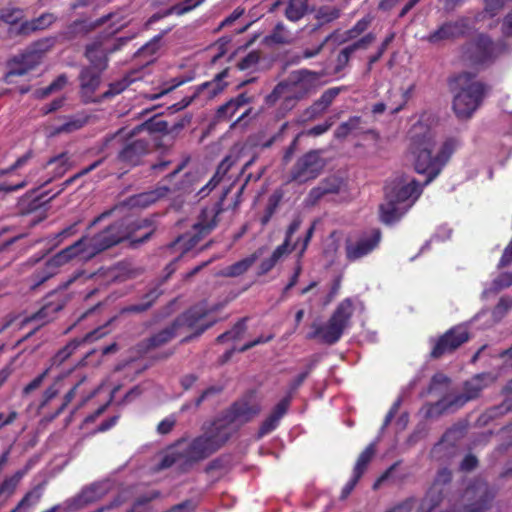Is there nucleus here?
<instances>
[{
  "label": "nucleus",
  "mask_w": 512,
  "mask_h": 512,
  "mask_svg": "<svg viewBox=\"0 0 512 512\" xmlns=\"http://www.w3.org/2000/svg\"><path fill=\"white\" fill-rule=\"evenodd\" d=\"M335 191H336L335 188L327 187L325 185H321V186H319L317 188H314L311 191L310 196L314 197V198H319L323 194L332 193V192H335Z\"/></svg>",
  "instance_id": "obj_57"
},
{
  "label": "nucleus",
  "mask_w": 512,
  "mask_h": 512,
  "mask_svg": "<svg viewBox=\"0 0 512 512\" xmlns=\"http://www.w3.org/2000/svg\"><path fill=\"white\" fill-rule=\"evenodd\" d=\"M476 464H477L476 458L474 456L468 455L462 461L461 468L463 470H471L476 466Z\"/></svg>",
  "instance_id": "obj_63"
},
{
  "label": "nucleus",
  "mask_w": 512,
  "mask_h": 512,
  "mask_svg": "<svg viewBox=\"0 0 512 512\" xmlns=\"http://www.w3.org/2000/svg\"><path fill=\"white\" fill-rule=\"evenodd\" d=\"M470 27L468 19L462 18L454 22L442 25L437 31L429 36V41L437 43L442 40L452 39L463 35Z\"/></svg>",
  "instance_id": "obj_15"
},
{
  "label": "nucleus",
  "mask_w": 512,
  "mask_h": 512,
  "mask_svg": "<svg viewBox=\"0 0 512 512\" xmlns=\"http://www.w3.org/2000/svg\"><path fill=\"white\" fill-rule=\"evenodd\" d=\"M468 332L465 326H457L448 331L441 337L433 348L432 356L439 357L443 354L452 352L459 347L462 343L467 341Z\"/></svg>",
  "instance_id": "obj_14"
},
{
  "label": "nucleus",
  "mask_w": 512,
  "mask_h": 512,
  "mask_svg": "<svg viewBox=\"0 0 512 512\" xmlns=\"http://www.w3.org/2000/svg\"><path fill=\"white\" fill-rule=\"evenodd\" d=\"M160 37L154 38L142 48L143 54H154L159 49Z\"/></svg>",
  "instance_id": "obj_55"
},
{
  "label": "nucleus",
  "mask_w": 512,
  "mask_h": 512,
  "mask_svg": "<svg viewBox=\"0 0 512 512\" xmlns=\"http://www.w3.org/2000/svg\"><path fill=\"white\" fill-rule=\"evenodd\" d=\"M22 18V11L15 8H8L2 10L0 13V19L6 23L14 24Z\"/></svg>",
  "instance_id": "obj_44"
},
{
  "label": "nucleus",
  "mask_w": 512,
  "mask_h": 512,
  "mask_svg": "<svg viewBox=\"0 0 512 512\" xmlns=\"http://www.w3.org/2000/svg\"><path fill=\"white\" fill-rule=\"evenodd\" d=\"M279 261L274 257H270L261 263L260 269L262 273L270 271Z\"/></svg>",
  "instance_id": "obj_62"
},
{
  "label": "nucleus",
  "mask_w": 512,
  "mask_h": 512,
  "mask_svg": "<svg viewBox=\"0 0 512 512\" xmlns=\"http://www.w3.org/2000/svg\"><path fill=\"white\" fill-rule=\"evenodd\" d=\"M235 160L232 159V156H227L218 166L216 173L213 178L208 183L210 186L209 191L212 190L224 177V175L229 171L231 166L234 164Z\"/></svg>",
  "instance_id": "obj_33"
},
{
  "label": "nucleus",
  "mask_w": 512,
  "mask_h": 512,
  "mask_svg": "<svg viewBox=\"0 0 512 512\" xmlns=\"http://www.w3.org/2000/svg\"><path fill=\"white\" fill-rule=\"evenodd\" d=\"M81 127V123L78 121L67 122L64 125L56 129V133L71 132Z\"/></svg>",
  "instance_id": "obj_60"
},
{
  "label": "nucleus",
  "mask_w": 512,
  "mask_h": 512,
  "mask_svg": "<svg viewBox=\"0 0 512 512\" xmlns=\"http://www.w3.org/2000/svg\"><path fill=\"white\" fill-rule=\"evenodd\" d=\"M245 103V98L243 96L238 97L235 100H231L226 105L222 106L219 109V113L223 114L226 117H232L237 109Z\"/></svg>",
  "instance_id": "obj_41"
},
{
  "label": "nucleus",
  "mask_w": 512,
  "mask_h": 512,
  "mask_svg": "<svg viewBox=\"0 0 512 512\" xmlns=\"http://www.w3.org/2000/svg\"><path fill=\"white\" fill-rule=\"evenodd\" d=\"M256 255H250L222 270V275L228 277H236L245 273L256 261Z\"/></svg>",
  "instance_id": "obj_29"
},
{
  "label": "nucleus",
  "mask_w": 512,
  "mask_h": 512,
  "mask_svg": "<svg viewBox=\"0 0 512 512\" xmlns=\"http://www.w3.org/2000/svg\"><path fill=\"white\" fill-rule=\"evenodd\" d=\"M437 134L428 116L423 115L408 132L407 159L417 173L426 174L425 185L435 179L459 147L455 138L446 139L436 149Z\"/></svg>",
  "instance_id": "obj_2"
},
{
  "label": "nucleus",
  "mask_w": 512,
  "mask_h": 512,
  "mask_svg": "<svg viewBox=\"0 0 512 512\" xmlns=\"http://www.w3.org/2000/svg\"><path fill=\"white\" fill-rule=\"evenodd\" d=\"M435 505L428 498L424 499L420 504L416 500L410 499L389 512H429Z\"/></svg>",
  "instance_id": "obj_26"
},
{
  "label": "nucleus",
  "mask_w": 512,
  "mask_h": 512,
  "mask_svg": "<svg viewBox=\"0 0 512 512\" xmlns=\"http://www.w3.org/2000/svg\"><path fill=\"white\" fill-rule=\"evenodd\" d=\"M79 344L80 341L74 340L61 349L51 360V364L48 367L51 368V372L54 368L61 366L74 353Z\"/></svg>",
  "instance_id": "obj_30"
},
{
  "label": "nucleus",
  "mask_w": 512,
  "mask_h": 512,
  "mask_svg": "<svg viewBox=\"0 0 512 512\" xmlns=\"http://www.w3.org/2000/svg\"><path fill=\"white\" fill-rule=\"evenodd\" d=\"M128 21L122 13H112L101 18L94 26L106 25L109 30L103 41H96L87 46L86 57L91 66L82 71L80 75L81 87L85 92H93L100 84V74L107 67V54L119 49L127 39L119 38L115 41L108 39L124 26Z\"/></svg>",
  "instance_id": "obj_4"
},
{
  "label": "nucleus",
  "mask_w": 512,
  "mask_h": 512,
  "mask_svg": "<svg viewBox=\"0 0 512 512\" xmlns=\"http://www.w3.org/2000/svg\"><path fill=\"white\" fill-rule=\"evenodd\" d=\"M324 167V161L316 151H311L300 158L293 170L291 179L304 183L316 178Z\"/></svg>",
  "instance_id": "obj_10"
},
{
  "label": "nucleus",
  "mask_w": 512,
  "mask_h": 512,
  "mask_svg": "<svg viewBox=\"0 0 512 512\" xmlns=\"http://www.w3.org/2000/svg\"><path fill=\"white\" fill-rule=\"evenodd\" d=\"M17 417V413L15 411H11L8 414H0V429L6 425L11 424Z\"/></svg>",
  "instance_id": "obj_59"
},
{
  "label": "nucleus",
  "mask_w": 512,
  "mask_h": 512,
  "mask_svg": "<svg viewBox=\"0 0 512 512\" xmlns=\"http://www.w3.org/2000/svg\"><path fill=\"white\" fill-rule=\"evenodd\" d=\"M360 124L359 117L350 118L347 122L342 123L335 131L337 138L346 137L351 131L358 128Z\"/></svg>",
  "instance_id": "obj_37"
},
{
  "label": "nucleus",
  "mask_w": 512,
  "mask_h": 512,
  "mask_svg": "<svg viewBox=\"0 0 512 512\" xmlns=\"http://www.w3.org/2000/svg\"><path fill=\"white\" fill-rule=\"evenodd\" d=\"M66 83H67L66 77L64 75H61L54 82H52L48 87H46L44 89L37 90L35 92L36 96L39 98H43L52 92L62 89Z\"/></svg>",
  "instance_id": "obj_38"
},
{
  "label": "nucleus",
  "mask_w": 512,
  "mask_h": 512,
  "mask_svg": "<svg viewBox=\"0 0 512 512\" xmlns=\"http://www.w3.org/2000/svg\"><path fill=\"white\" fill-rule=\"evenodd\" d=\"M211 311L212 307L203 303L189 310L181 321L188 327L195 329L197 334H200L216 322V318L211 315Z\"/></svg>",
  "instance_id": "obj_13"
},
{
  "label": "nucleus",
  "mask_w": 512,
  "mask_h": 512,
  "mask_svg": "<svg viewBox=\"0 0 512 512\" xmlns=\"http://www.w3.org/2000/svg\"><path fill=\"white\" fill-rule=\"evenodd\" d=\"M286 17L291 21L302 18L307 10V0H280Z\"/></svg>",
  "instance_id": "obj_23"
},
{
  "label": "nucleus",
  "mask_w": 512,
  "mask_h": 512,
  "mask_svg": "<svg viewBox=\"0 0 512 512\" xmlns=\"http://www.w3.org/2000/svg\"><path fill=\"white\" fill-rule=\"evenodd\" d=\"M154 497H156V494L152 493V494H150L149 497L145 498L144 500L143 499L137 500L136 503L134 504L131 512H149L146 502Z\"/></svg>",
  "instance_id": "obj_53"
},
{
  "label": "nucleus",
  "mask_w": 512,
  "mask_h": 512,
  "mask_svg": "<svg viewBox=\"0 0 512 512\" xmlns=\"http://www.w3.org/2000/svg\"><path fill=\"white\" fill-rule=\"evenodd\" d=\"M448 381V378L444 374L438 373L433 377L430 389L435 390L440 385H447Z\"/></svg>",
  "instance_id": "obj_56"
},
{
  "label": "nucleus",
  "mask_w": 512,
  "mask_h": 512,
  "mask_svg": "<svg viewBox=\"0 0 512 512\" xmlns=\"http://www.w3.org/2000/svg\"><path fill=\"white\" fill-rule=\"evenodd\" d=\"M147 150V140L143 137L137 138L126 145V147L121 151L119 158L121 161L129 165H136L141 156H143Z\"/></svg>",
  "instance_id": "obj_17"
},
{
  "label": "nucleus",
  "mask_w": 512,
  "mask_h": 512,
  "mask_svg": "<svg viewBox=\"0 0 512 512\" xmlns=\"http://www.w3.org/2000/svg\"><path fill=\"white\" fill-rule=\"evenodd\" d=\"M126 227L124 224H114L102 231L93 238H83L73 245L63 249L46 263L47 275L44 279L56 273L58 267L66 264L74 258L80 260H89L99 252L119 243L125 238H132L135 230L141 228L142 224H135L130 219L126 220Z\"/></svg>",
  "instance_id": "obj_3"
},
{
  "label": "nucleus",
  "mask_w": 512,
  "mask_h": 512,
  "mask_svg": "<svg viewBox=\"0 0 512 512\" xmlns=\"http://www.w3.org/2000/svg\"><path fill=\"white\" fill-rule=\"evenodd\" d=\"M512 284V274L504 273L501 274L497 279L494 280V286L496 290L506 288Z\"/></svg>",
  "instance_id": "obj_52"
},
{
  "label": "nucleus",
  "mask_w": 512,
  "mask_h": 512,
  "mask_svg": "<svg viewBox=\"0 0 512 512\" xmlns=\"http://www.w3.org/2000/svg\"><path fill=\"white\" fill-rule=\"evenodd\" d=\"M422 187L412 177L395 178L385 188V201L380 206L381 220L391 224L399 220L415 203Z\"/></svg>",
  "instance_id": "obj_5"
},
{
  "label": "nucleus",
  "mask_w": 512,
  "mask_h": 512,
  "mask_svg": "<svg viewBox=\"0 0 512 512\" xmlns=\"http://www.w3.org/2000/svg\"><path fill=\"white\" fill-rule=\"evenodd\" d=\"M374 453H375V446H374V444H370L360 454V456L356 462L355 468H354L353 478L347 483V485L343 489L344 496H347L353 490L355 484L357 483L359 478L362 476L367 464L372 459Z\"/></svg>",
  "instance_id": "obj_19"
},
{
  "label": "nucleus",
  "mask_w": 512,
  "mask_h": 512,
  "mask_svg": "<svg viewBox=\"0 0 512 512\" xmlns=\"http://www.w3.org/2000/svg\"><path fill=\"white\" fill-rule=\"evenodd\" d=\"M454 93L453 109L457 117L469 118L479 107L484 86L470 73H461L450 81Z\"/></svg>",
  "instance_id": "obj_6"
},
{
  "label": "nucleus",
  "mask_w": 512,
  "mask_h": 512,
  "mask_svg": "<svg viewBox=\"0 0 512 512\" xmlns=\"http://www.w3.org/2000/svg\"><path fill=\"white\" fill-rule=\"evenodd\" d=\"M298 246V241L294 243L293 246H291V242L288 240H284V242L279 245L272 253V257H274L276 260L280 261L284 257H286L289 253L292 252L293 249H295Z\"/></svg>",
  "instance_id": "obj_42"
},
{
  "label": "nucleus",
  "mask_w": 512,
  "mask_h": 512,
  "mask_svg": "<svg viewBox=\"0 0 512 512\" xmlns=\"http://www.w3.org/2000/svg\"><path fill=\"white\" fill-rule=\"evenodd\" d=\"M503 33L512 35V11L506 16L503 23Z\"/></svg>",
  "instance_id": "obj_64"
},
{
  "label": "nucleus",
  "mask_w": 512,
  "mask_h": 512,
  "mask_svg": "<svg viewBox=\"0 0 512 512\" xmlns=\"http://www.w3.org/2000/svg\"><path fill=\"white\" fill-rule=\"evenodd\" d=\"M42 497V488L35 487L29 491L18 505L12 510V512H30L35 507Z\"/></svg>",
  "instance_id": "obj_27"
},
{
  "label": "nucleus",
  "mask_w": 512,
  "mask_h": 512,
  "mask_svg": "<svg viewBox=\"0 0 512 512\" xmlns=\"http://www.w3.org/2000/svg\"><path fill=\"white\" fill-rule=\"evenodd\" d=\"M51 372V368H47L42 374L38 375L34 378L29 384H27L23 389L24 395H29L33 391L37 390L43 383L45 377Z\"/></svg>",
  "instance_id": "obj_45"
},
{
  "label": "nucleus",
  "mask_w": 512,
  "mask_h": 512,
  "mask_svg": "<svg viewBox=\"0 0 512 512\" xmlns=\"http://www.w3.org/2000/svg\"><path fill=\"white\" fill-rule=\"evenodd\" d=\"M246 331L245 321H239L230 331L221 334L218 336L217 340L219 342H225L228 340H237L244 334Z\"/></svg>",
  "instance_id": "obj_36"
},
{
  "label": "nucleus",
  "mask_w": 512,
  "mask_h": 512,
  "mask_svg": "<svg viewBox=\"0 0 512 512\" xmlns=\"http://www.w3.org/2000/svg\"><path fill=\"white\" fill-rule=\"evenodd\" d=\"M270 38L275 43H288L292 39L282 24H278L275 27Z\"/></svg>",
  "instance_id": "obj_46"
},
{
  "label": "nucleus",
  "mask_w": 512,
  "mask_h": 512,
  "mask_svg": "<svg viewBox=\"0 0 512 512\" xmlns=\"http://www.w3.org/2000/svg\"><path fill=\"white\" fill-rule=\"evenodd\" d=\"M347 237L341 232H333L324 243V254L333 261L337 256L342 244L346 243Z\"/></svg>",
  "instance_id": "obj_25"
},
{
  "label": "nucleus",
  "mask_w": 512,
  "mask_h": 512,
  "mask_svg": "<svg viewBox=\"0 0 512 512\" xmlns=\"http://www.w3.org/2000/svg\"><path fill=\"white\" fill-rule=\"evenodd\" d=\"M494 381V377L490 374H480L468 381L465 386V393L456 397L453 401L448 402L447 399L440 401L437 405L441 409L455 406L456 408L462 406L465 402L475 398L478 393L490 383Z\"/></svg>",
  "instance_id": "obj_12"
},
{
  "label": "nucleus",
  "mask_w": 512,
  "mask_h": 512,
  "mask_svg": "<svg viewBox=\"0 0 512 512\" xmlns=\"http://www.w3.org/2000/svg\"><path fill=\"white\" fill-rule=\"evenodd\" d=\"M355 308L352 299H344L338 304L329 320L325 324L317 326L310 337H318L327 344L336 343L345 330L351 326V317Z\"/></svg>",
  "instance_id": "obj_8"
},
{
  "label": "nucleus",
  "mask_w": 512,
  "mask_h": 512,
  "mask_svg": "<svg viewBox=\"0 0 512 512\" xmlns=\"http://www.w3.org/2000/svg\"><path fill=\"white\" fill-rule=\"evenodd\" d=\"M169 191H170V189L167 186L162 185L153 191L141 193V194H138V195L132 197L130 199L129 204L132 207L144 208V207H147L150 204L158 201L159 199H162L165 196H167Z\"/></svg>",
  "instance_id": "obj_20"
},
{
  "label": "nucleus",
  "mask_w": 512,
  "mask_h": 512,
  "mask_svg": "<svg viewBox=\"0 0 512 512\" xmlns=\"http://www.w3.org/2000/svg\"><path fill=\"white\" fill-rule=\"evenodd\" d=\"M512 308V297H503L492 312L493 323L500 321L505 314Z\"/></svg>",
  "instance_id": "obj_35"
},
{
  "label": "nucleus",
  "mask_w": 512,
  "mask_h": 512,
  "mask_svg": "<svg viewBox=\"0 0 512 512\" xmlns=\"http://www.w3.org/2000/svg\"><path fill=\"white\" fill-rule=\"evenodd\" d=\"M477 55L474 61L484 63L487 59L496 54L497 46L487 37H481L476 45Z\"/></svg>",
  "instance_id": "obj_28"
},
{
  "label": "nucleus",
  "mask_w": 512,
  "mask_h": 512,
  "mask_svg": "<svg viewBox=\"0 0 512 512\" xmlns=\"http://www.w3.org/2000/svg\"><path fill=\"white\" fill-rule=\"evenodd\" d=\"M339 10L334 6H324L317 11V19L322 23H328L338 18Z\"/></svg>",
  "instance_id": "obj_39"
},
{
  "label": "nucleus",
  "mask_w": 512,
  "mask_h": 512,
  "mask_svg": "<svg viewBox=\"0 0 512 512\" xmlns=\"http://www.w3.org/2000/svg\"><path fill=\"white\" fill-rule=\"evenodd\" d=\"M289 406V398L282 399L274 408L272 413L269 415V417L263 422L260 433L262 435L268 434L272 430H274L280 419L283 417V415L286 413L287 408Z\"/></svg>",
  "instance_id": "obj_21"
},
{
  "label": "nucleus",
  "mask_w": 512,
  "mask_h": 512,
  "mask_svg": "<svg viewBox=\"0 0 512 512\" xmlns=\"http://www.w3.org/2000/svg\"><path fill=\"white\" fill-rule=\"evenodd\" d=\"M374 39H375V37L371 33L365 35L356 43L344 48L340 53V58L347 61L350 54H352L357 49L366 48L368 45H370L374 41Z\"/></svg>",
  "instance_id": "obj_34"
},
{
  "label": "nucleus",
  "mask_w": 512,
  "mask_h": 512,
  "mask_svg": "<svg viewBox=\"0 0 512 512\" xmlns=\"http://www.w3.org/2000/svg\"><path fill=\"white\" fill-rule=\"evenodd\" d=\"M62 378V376H57L56 381L50 387H48L43 393V400L41 403V407L45 406L51 399H53L59 392L58 381Z\"/></svg>",
  "instance_id": "obj_47"
},
{
  "label": "nucleus",
  "mask_w": 512,
  "mask_h": 512,
  "mask_svg": "<svg viewBox=\"0 0 512 512\" xmlns=\"http://www.w3.org/2000/svg\"><path fill=\"white\" fill-rule=\"evenodd\" d=\"M25 473V470H19L16 471L13 475L4 479L0 485V502H5L9 497L13 495Z\"/></svg>",
  "instance_id": "obj_24"
},
{
  "label": "nucleus",
  "mask_w": 512,
  "mask_h": 512,
  "mask_svg": "<svg viewBox=\"0 0 512 512\" xmlns=\"http://www.w3.org/2000/svg\"><path fill=\"white\" fill-rule=\"evenodd\" d=\"M175 418L173 416H169L165 419H163L157 426V431L160 434H167L169 433L173 426L175 425Z\"/></svg>",
  "instance_id": "obj_51"
},
{
  "label": "nucleus",
  "mask_w": 512,
  "mask_h": 512,
  "mask_svg": "<svg viewBox=\"0 0 512 512\" xmlns=\"http://www.w3.org/2000/svg\"><path fill=\"white\" fill-rule=\"evenodd\" d=\"M54 20H55V17L53 14L45 13L33 21L24 23L22 25V30L25 32L42 30V29L49 27L54 22Z\"/></svg>",
  "instance_id": "obj_31"
},
{
  "label": "nucleus",
  "mask_w": 512,
  "mask_h": 512,
  "mask_svg": "<svg viewBox=\"0 0 512 512\" xmlns=\"http://www.w3.org/2000/svg\"><path fill=\"white\" fill-rule=\"evenodd\" d=\"M244 14V9L241 8V7H237L232 13L230 16H228L223 22H222V25L223 26H226V25H230L231 23H233L235 20H237L239 17H241L242 15Z\"/></svg>",
  "instance_id": "obj_58"
},
{
  "label": "nucleus",
  "mask_w": 512,
  "mask_h": 512,
  "mask_svg": "<svg viewBox=\"0 0 512 512\" xmlns=\"http://www.w3.org/2000/svg\"><path fill=\"white\" fill-rule=\"evenodd\" d=\"M42 59L40 50L34 49L22 54L19 58L14 60V65L11 67L9 76H21L32 70L37 66Z\"/></svg>",
  "instance_id": "obj_16"
},
{
  "label": "nucleus",
  "mask_w": 512,
  "mask_h": 512,
  "mask_svg": "<svg viewBox=\"0 0 512 512\" xmlns=\"http://www.w3.org/2000/svg\"><path fill=\"white\" fill-rule=\"evenodd\" d=\"M110 484L107 481L93 483L64 503L65 510L75 511L101 499L109 490Z\"/></svg>",
  "instance_id": "obj_11"
},
{
  "label": "nucleus",
  "mask_w": 512,
  "mask_h": 512,
  "mask_svg": "<svg viewBox=\"0 0 512 512\" xmlns=\"http://www.w3.org/2000/svg\"><path fill=\"white\" fill-rule=\"evenodd\" d=\"M48 166L53 168L54 177H61L70 168L69 157L62 153L48 161Z\"/></svg>",
  "instance_id": "obj_32"
},
{
  "label": "nucleus",
  "mask_w": 512,
  "mask_h": 512,
  "mask_svg": "<svg viewBox=\"0 0 512 512\" xmlns=\"http://www.w3.org/2000/svg\"><path fill=\"white\" fill-rule=\"evenodd\" d=\"M27 184H28V180H22L15 184L3 183V184H0V191L13 192V191L19 190L21 188H24Z\"/></svg>",
  "instance_id": "obj_54"
},
{
  "label": "nucleus",
  "mask_w": 512,
  "mask_h": 512,
  "mask_svg": "<svg viewBox=\"0 0 512 512\" xmlns=\"http://www.w3.org/2000/svg\"><path fill=\"white\" fill-rule=\"evenodd\" d=\"M340 93V88L326 90L319 100L311 105L304 113L303 120H310L322 114Z\"/></svg>",
  "instance_id": "obj_18"
},
{
  "label": "nucleus",
  "mask_w": 512,
  "mask_h": 512,
  "mask_svg": "<svg viewBox=\"0 0 512 512\" xmlns=\"http://www.w3.org/2000/svg\"><path fill=\"white\" fill-rule=\"evenodd\" d=\"M204 0H184L181 4L172 7L167 14L182 15L200 5Z\"/></svg>",
  "instance_id": "obj_40"
},
{
  "label": "nucleus",
  "mask_w": 512,
  "mask_h": 512,
  "mask_svg": "<svg viewBox=\"0 0 512 512\" xmlns=\"http://www.w3.org/2000/svg\"><path fill=\"white\" fill-rule=\"evenodd\" d=\"M319 76L307 70L293 74L285 83L278 84L268 100L276 101L283 99L285 111L291 110L295 103L312 92L316 86Z\"/></svg>",
  "instance_id": "obj_7"
},
{
  "label": "nucleus",
  "mask_w": 512,
  "mask_h": 512,
  "mask_svg": "<svg viewBox=\"0 0 512 512\" xmlns=\"http://www.w3.org/2000/svg\"><path fill=\"white\" fill-rule=\"evenodd\" d=\"M131 83V81H129L127 78H124L123 80H121L120 82L118 83H113L110 85V88L108 91H106L103 96L104 97H109V96H113V95H116V94H119L121 93L129 84Z\"/></svg>",
  "instance_id": "obj_48"
},
{
  "label": "nucleus",
  "mask_w": 512,
  "mask_h": 512,
  "mask_svg": "<svg viewBox=\"0 0 512 512\" xmlns=\"http://www.w3.org/2000/svg\"><path fill=\"white\" fill-rule=\"evenodd\" d=\"M504 0H486L485 12L490 16H494L503 7Z\"/></svg>",
  "instance_id": "obj_49"
},
{
  "label": "nucleus",
  "mask_w": 512,
  "mask_h": 512,
  "mask_svg": "<svg viewBox=\"0 0 512 512\" xmlns=\"http://www.w3.org/2000/svg\"><path fill=\"white\" fill-rule=\"evenodd\" d=\"M212 229V225H204L197 223L194 225V233L192 235H185L177 239L176 246L188 251L193 248L199 241L200 235L208 233Z\"/></svg>",
  "instance_id": "obj_22"
},
{
  "label": "nucleus",
  "mask_w": 512,
  "mask_h": 512,
  "mask_svg": "<svg viewBox=\"0 0 512 512\" xmlns=\"http://www.w3.org/2000/svg\"><path fill=\"white\" fill-rule=\"evenodd\" d=\"M259 60V56L256 52L249 53L245 58H243L238 66L241 70L249 69L253 65H255Z\"/></svg>",
  "instance_id": "obj_50"
},
{
  "label": "nucleus",
  "mask_w": 512,
  "mask_h": 512,
  "mask_svg": "<svg viewBox=\"0 0 512 512\" xmlns=\"http://www.w3.org/2000/svg\"><path fill=\"white\" fill-rule=\"evenodd\" d=\"M381 240L378 229H372L354 238L346 240V256L349 261L359 260L374 251Z\"/></svg>",
  "instance_id": "obj_9"
},
{
  "label": "nucleus",
  "mask_w": 512,
  "mask_h": 512,
  "mask_svg": "<svg viewBox=\"0 0 512 512\" xmlns=\"http://www.w3.org/2000/svg\"><path fill=\"white\" fill-rule=\"evenodd\" d=\"M372 21L371 16H365L360 19L355 26L348 32V39H352L364 32Z\"/></svg>",
  "instance_id": "obj_43"
},
{
  "label": "nucleus",
  "mask_w": 512,
  "mask_h": 512,
  "mask_svg": "<svg viewBox=\"0 0 512 512\" xmlns=\"http://www.w3.org/2000/svg\"><path fill=\"white\" fill-rule=\"evenodd\" d=\"M258 411L259 408L256 405H248L246 402L236 403L224 419L215 421L202 436L190 443L180 441L161 452L156 458L157 470L166 469L174 464L182 468L208 457L225 443L233 431Z\"/></svg>",
  "instance_id": "obj_1"
},
{
  "label": "nucleus",
  "mask_w": 512,
  "mask_h": 512,
  "mask_svg": "<svg viewBox=\"0 0 512 512\" xmlns=\"http://www.w3.org/2000/svg\"><path fill=\"white\" fill-rule=\"evenodd\" d=\"M331 125H332L331 122H326L324 124L316 125L313 128H311V130L309 131V134H312L315 136L321 135V134L325 133L331 127Z\"/></svg>",
  "instance_id": "obj_61"
}]
</instances>
